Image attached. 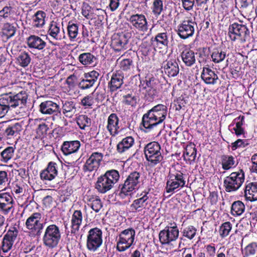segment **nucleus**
<instances>
[{
	"instance_id": "f257e3e1",
	"label": "nucleus",
	"mask_w": 257,
	"mask_h": 257,
	"mask_svg": "<svg viewBox=\"0 0 257 257\" xmlns=\"http://www.w3.org/2000/svg\"><path fill=\"white\" fill-rule=\"evenodd\" d=\"M167 114L166 105L159 104L152 108L142 117V124L149 132L151 130L162 123L165 119Z\"/></svg>"
},
{
	"instance_id": "f03ea898",
	"label": "nucleus",
	"mask_w": 257,
	"mask_h": 257,
	"mask_svg": "<svg viewBox=\"0 0 257 257\" xmlns=\"http://www.w3.org/2000/svg\"><path fill=\"white\" fill-rule=\"evenodd\" d=\"M27 100V95L25 92L14 95L12 93H6L0 97V117L7 113L10 107H19L22 109L25 105Z\"/></svg>"
},
{
	"instance_id": "7ed1b4c3",
	"label": "nucleus",
	"mask_w": 257,
	"mask_h": 257,
	"mask_svg": "<svg viewBox=\"0 0 257 257\" xmlns=\"http://www.w3.org/2000/svg\"><path fill=\"white\" fill-rule=\"evenodd\" d=\"M143 182L141 174L137 171L131 173L126 177L123 184H120L118 196L122 199L131 195L139 189Z\"/></svg>"
},
{
	"instance_id": "20e7f679",
	"label": "nucleus",
	"mask_w": 257,
	"mask_h": 257,
	"mask_svg": "<svg viewBox=\"0 0 257 257\" xmlns=\"http://www.w3.org/2000/svg\"><path fill=\"white\" fill-rule=\"evenodd\" d=\"M119 174L115 170L107 171L99 176L95 183V188L100 193H105L110 190L119 179Z\"/></svg>"
},
{
	"instance_id": "39448f33",
	"label": "nucleus",
	"mask_w": 257,
	"mask_h": 257,
	"mask_svg": "<svg viewBox=\"0 0 257 257\" xmlns=\"http://www.w3.org/2000/svg\"><path fill=\"white\" fill-rule=\"evenodd\" d=\"M42 216L39 212L32 214L25 222L27 232L31 237H40L41 235L45 223L41 221Z\"/></svg>"
},
{
	"instance_id": "423d86ee",
	"label": "nucleus",
	"mask_w": 257,
	"mask_h": 257,
	"mask_svg": "<svg viewBox=\"0 0 257 257\" xmlns=\"http://www.w3.org/2000/svg\"><path fill=\"white\" fill-rule=\"evenodd\" d=\"M161 150V146L157 142L149 143L145 147V155L149 165L154 166L163 161L164 156Z\"/></svg>"
},
{
	"instance_id": "0eeeda50",
	"label": "nucleus",
	"mask_w": 257,
	"mask_h": 257,
	"mask_svg": "<svg viewBox=\"0 0 257 257\" xmlns=\"http://www.w3.org/2000/svg\"><path fill=\"white\" fill-rule=\"evenodd\" d=\"M136 231L133 228H128L119 232L116 238V249L119 252H124L129 249L135 242Z\"/></svg>"
},
{
	"instance_id": "6e6552de",
	"label": "nucleus",
	"mask_w": 257,
	"mask_h": 257,
	"mask_svg": "<svg viewBox=\"0 0 257 257\" xmlns=\"http://www.w3.org/2000/svg\"><path fill=\"white\" fill-rule=\"evenodd\" d=\"M244 172L242 169L232 172L223 180V186L227 192H233L238 190L244 181Z\"/></svg>"
},
{
	"instance_id": "1a4fd4ad",
	"label": "nucleus",
	"mask_w": 257,
	"mask_h": 257,
	"mask_svg": "<svg viewBox=\"0 0 257 257\" xmlns=\"http://www.w3.org/2000/svg\"><path fill=\"white\" fill-rule=\"evenodd\" d=\"M61 237L59 228L55 224L48 226L44 231L43 236L44 245L50 248H53L57 246Z\"/></svg>"
},
{
	"instance_id": "9d476101",
	"label": "nucleus",
	"mask_w": 257,
	"mask_h": 257,
	"mask_svg": "<svg viewBox=\"0 0 257 257\" xmlns=\"http://www.w3.org/2000/svg\"><path fill=\"white\" fill-rule=\"evenodd\" d=\"M186 183L183 174L180 171H170L167 176L166 191L174 193L176 189L183 188Z\"/></svg>"
},
{
	"instance_id": "9b49d317",
	"label": "nucleus",
	"mask_w": 257,
	"mask_h": 257,
	"mask_svg": "<svg viewBox=\"0 0 257 257\" xmlns=\"http://www.w3.org/2000/svg\"><path fill=\"white\" fill-rule=\"evenodd\" d=\"M103 242L102 230L94 227L90 229L87 235L86 247L91 252L97 251Z\"/></svg>"
},
{
	"instance_id": "f8f14e48",
	"label": "nucleus",
	"mask_w": 257,
	"mask_h": 257,
	"mask_svg": "<svg viewBox=\"0 0 257 257\" xmlns=\"http://www.w3.org/2000/svg\"><path fill=\"white\" fill-rule=\"evenodd\" d=\"M196 26L195 17L190 15L178 26L177 34L183 39L188 38L193 35Z\"/></svg>"
},
{
	"instance_id": "ddd939ff",
	"label": "nucleus",
	"mask_w": 257,
	"mask_h": 257,
	"mask_svg": "<svg viewBox=\"0 0 257 257\" xmlns=\"http://www.w3.org/2000/svg\"><path fill=\"white\" fill-rule=\"evenodd\" d=\"M228 36L232 41L239 40L243 42L249 36V31L245 25L234 23L229 25Z\"/></svg>"
},
{
	"instance_id": "4468645a",
	"label": "nucleus",
	"mask_w": 257,
	"mask_h": 257,
	"mask_svg": "<svg viewBox=\"0 0 257 257\" xmlns=\"http://www.w3.org/2000/svg\"><path fill=\"white\" fill-rule=\"evenodd\" d=\"M179 233L176 223L175 222H171L160 232V241L163 244H169L178 238Z\"/></svg>"
},
{
	"instance_id": "2eb2a0df",
	"label": "nucleus",
	"mask_w": 257,
	"mask_h": 257,
	"mask_svg": "<svg viewBox=\"0 0 257 257\" xmlns=\"http://www.w3.org/2000/svg\"><path fill=\"white\" fill-rule=\"evenodd\" d=\"M137 198L130 205V209L133 212H139L150 206L151 194L149 191L145 190L141 194L138 193Z\"/></svg>"
},
{
	"instance_id": "dca6fc26",
	"label": "nucleus",
	"mask_w": 257,
	"mask_h": 257,
	"mask_svg": "<svg viewBox=\"0 0 257 257\" xmlns=\"http://www.w3.org/2000/svg\"><path fill=\"white\" fill-rule=\"evenodd\" d=\"M18 232V229L16 227H10L6 234L4 235L1 247V253L3 254V256L6 255L12 248L17 237Z\"/></svg>"
},
{
	"instance_id": "f3484780",
	"label": "nucleus",
	"mask_w": 257,
	"mask_h": 257,
	"mask_svg": "<svg viewBox=\"0 0 257 257\" xmlns=\"http://www.w3.org/2000/svg\"><path fill=\"white\" fill-rule=\"evenodd\" d=\"M131 26L138 31L145 33L149 29L148 22L145 16L142 14L132 15L127 19Z\"/></svg>"
},
{
	"instance_id": "a211bd4d",
	"label": "nucleus",
	"mask_w": 257,
	"mask_h": 257,
	"mask_svg": "<svg viewBox=\"0 0 257 257\" xmlns=\"http://www.w3.org/2000/svg\"><path fill=\"white\" fill-rule=\"evenodd\" d=\"M103 155L101 153L93 152L86 160L83 166L85 172L96 171L100 166Z\"/></svg>"
},
{
	"instance_id": "6ab92c4d",
	"label": "nucleus",
	"mask_w": 257,
	"mask_h": 257,
	"mask_svg": "<svg viewBox=\"0 0 257 257\" xmlns=\"http://www.w3.org/2000/svg\"><path fill=\"white\" fill-rule=\"evenodd\" d=\"M131 37V34L129 33L114 34L112 37L111 46L115 51H119L124 48Z\"/></svg>"
},
{
	"instance_id": "aec40b11",
	"label": "nucleus",
	"mask_w": 257,
	"mask_h": 257,
	"mask_svg": "<svg viewBox=\"0 0 257 257\" xmlns=\"http://www.w3.org/2000/svg\"><path fill=\"white\" fill-rule=\"evenodd\" d=\"M244 116L240 115L233 119L232 123L229 125V129L232 133H234L237 137L243 136V138H245L246 134L243 125L244 123Z\"/></svg>"
},
{
	"instance_id": "412c9836",
	"label": "nucleus",
	"mask_w": 257,
	"mask_h": 257,
	"mask_svg": "<svg viewBox=\"0 0 257 257\" xmlns=\"http://www.w3.org/2000/svg\"><path fill=\"white\" fill-rule=\"evenodd\" d=\"M40 111L44 114H60L59 105L51 100H47L42 102L40 105Z\"/></svg>"
},
{
	"instance_id": "4be33fe9",
	"label": "nucleus",
	"mask_w": 257,
	"mask_h": 257,
	"mask_svg": "<svg viewBox=\"0 0 257 257\" xmlns=\"http://www.w3.org/2000/svg\"><path fill=\"white\" fill-rule=\"evenodd\" d=\"M13 199L7 193L0 194V212L5 214L10 212L13 208Z\"/></svg>"
},
{
	"instance_id": "5701e85b",
	"label": "nucleus",
	"mask_w": 257,
	"mask_h": 257,
	"mask_svg": "<svg viewBox=\"0 0 257 257\" xmlns=\"http://www.w3.org/2000/svg\"><path fill=\"white\" fill-rule=\"evenodd\" d=\"M119 118L115 113H111L108 117L106 129L110 135L115 137L119 133Z\"/></svg>"
},
{
	"instance_id": "b1692460",
	"label": "nucleus",
	"mask_w": 257,
	"mask_h": 257,
	"mask_svg": "<svg viewBox=\"0 0 257 257\" xmlns=\"http://www.w3.org/2000/svg\"><path fill=\"white\" fill-rule=\"evenodd\" d=\"M57 164L55 162H50L47 167L41 173L40 177L41 179L47 181L53 180L57 175Z\"/></svg>"
},
{
	"instance_id": "393cba45",
	"label": "nucleus",
	"mask_w": 257,
	"mask_h": 257,
	"mask_svg": "<svg viewBox=\"0 0 257 257\" xmlns=\"http://www.w3.org/2000/svg\"><path fill=\"white\" fill-rule=\"evenodd\" d=\"M162 65L164 72L169 77H175L179 73V66L175 59L167 60Z\"/></svg>"
},
{
	"instance_id": "a878e982",
	"label": "nucleus",
	"mask_w": 257,
	"mask_h": 257,
	"mask_svg": "<svg viewBox=\"0 0 257 257\" xmlns=\"http://www.w3.org/2000/svg\"><path fill=\"white\" fill-rule=\"evenodd\" d=\"M27 43L29 48L38 51H43L46 46V42L40 37L32 35L27 39Z\"/></svg>"
},
{
	"instance_id": "bb28decb",
	"label": "nucleus",
	"mask_w": 257,
	"mask_h": 257,
	"mask_svg": "<svg viewBox=\"0 0 257 257\" xmlns=\"http://www.w3.org/2000/svg\"><path fill=\"white\" fill-rule=\"evenodd\" d=\"M202 80L207 84L214 85L218 80V76L215 71L208 67H203L201 74Z\"/></svg>"
},
{
	"instance_id": "cd10ccee",
	"label": "nucleus",
	"mask_w": 257,
	"mask_h": 257,
	"mask_svg": "<svg viewBox=\"0 0 257 257\" xmlns=\"http://www.w3.org/2000/svg\"><path fill=\"white\" fill-rule=\"evenodd\" d=\"M102 95L97 92L92 93L84 96L81 100V104L85 108H92L96 102L98 103L101 100Z\"/></svg>"
},
{
	"instance_id": "c85d7f7f",
	"label": "nucleus",
	"mask_w": 257,
	"mask_h": 257,
	"mask_svg": "<svg viewBox=\"0 0 257 257\" xmlns=\"http://www.w3.org/2000/svg\"><path fill=\"white\" fill-rule=\"evenodd\" d=\"M22 126L20 123H16L14 124L8 126H3L4 139H9L16 136L22 131Z\"/></svg>"
},
{
	"instance_id": "c756f323",
	"label": "nucleus",
	"mask_w": 257,
	"mask_h": 257,
	"mask_svg": "<svg viewBox=\"0 0 257 257\" xmlns=\"http://www.w3.org/2000/svg\"><path fill=\"white\" fill-rule=\"evenodd\" d=\"M83 220L82 213L80 210H75L71 218V233H75L77 232L82 224Z\"/></svg>"
},
{
	"instance_id": "7c9ffc66",
	"label": "nucleus",
	"mask_w": 257,
	"mask_h": 257,
	"mask_svg": "<svg viewBox=\"0 0 257 257\" xmlns=\"http://www.w3.org/2000/svg\"><path fill=\"white\" fill-rule=\"evenodd\" d=\"M123 83V76L120 72L113 73L108 86L110 91H115L121 86Z\"/></svg>"
},
{
	"instance_id": "2f4dec72",
	"label": "nucleus",
	"mask_w": 257,
	"mask_h": 257,
	"mask_svg": "<svg viewBox=\"0 0 257 257\" xmlns=\"http://www.w3.org/2000/svg\"><path fill=\"white\" fill-rule=\"evenodd\" d=\"M244 193L246 200L251 202L257 200V183L250 182L246 184Z\"/></svg>"
},
{
	"instance_id": "473e14b6",
	"label": "nucleus",
	"mask_w": 257,
	"mask_h": 257,
	"mask_svg": "<svg viewBox=\"0 0 257 257\" xmlns=\"http://www.w3.org/2000/svg\"><path fill=\"white\" fill-rule=\"evenodd\" d=\"M151 40L155 47L161 49L167 47L169 43L168 36L166 32L157 34L154 38H152Z\"/></svg>"
},
{
	"instance_id": "72a5a7b5",
	"label": "nucleus",
	"mask_w": 257,
	"mask_h": 257,
	"mask_svg": "<svg viewBox=\"0 0 257 257\" xmlns=\"http://www.w3.org/2000/svg\"><path fill=\"white\" fill-rule=\"evenodd\" d=\"M80 147V143L78 141L65 142L63 144L61 150L65 155H68L77 152Z\"/></svg>"
},
{
	"instance_id": "f704fd0d",
	"label": "nucleus",
	"mask_w": 257,
	"mask_h": 257,
	"mask_svg": "<svg viewBox=\"0 0 257 257\" xmlns=\"http://www.w3.org/2000/svg\"><path fill=\"white\" fill-rule=\"evenodd\" d=\"M181 57L186 66L191 67L195 63V54L193 50L189 49L184 50L181 54Z\"/></svg>"
},
{
	"instance_id": "c9c22d12",
	"label": "nucleus",
	"mask_w": 257,
	"mask_h": 257,
	"mask_svg": "<svg viewBox=\"0 0 257 257\" xmlns=\"http://www.w3.org/2000/svg\"><path fill=\"white\" fill-rule=\"evenodd\" d=\"M16 16L15 9L10 6H6L0 11V21H12L15 20Z\"/></svg>"
},
{
	"instance_id": "e433bc0d",
	"label": "nucleus",
	"mask_w": 257,
	"mask_h": 257,
	"mask_svg": "<svg viewBox=\"0 0 257 257\" xmlns=\"http://www.w3.org/2000/svg\"><path fill=\"white\" fill-rule=\"evenodd\" d=\"M135 140L132 137L123 138L117 145V151L119 153H123L129 150L134 145Z\"/></svg>"
},
{
	"instance_id": "4c0bfd02",
	"label": "nucleus",
	"mask_w": 257,
	"mask_h": 257,
	"mask_svg": "<svg viewBox=\"0 0 257 257\" xmlns=\"http://www.w3.org/2000/svg\"><path fill=\"white\" fill-rule=\"evenodd\" d=\"M78 60L85 66H92L96 63V57L91 53H83L78 56Z\"/></svg>"
},
{
	"instance_id": "58836bf2",
	"label": "nucleus",
	"mask_w": 257,
	"mask_h": 257,
	"mask_svg": "<svg viewBox=\"0 0 257 257\" xmlns=\"http://www.w3.org/2000/svg\"><path fill=\"white\" fill-rule=\"evenodd\" d=\"M31 61V58L28 52H20L16 58V63L22 67H27Z\"/></svg>"
},
{
	"instance_id": "ea45409f",
	"label": "nucleus",
	"mask_w": 257,
	"mask_h": 257,
	"mask_svg": "<svg viewBox=\"0 0 257 257\" xmlns=\"http://www.w3.org/2000/svg\"><path fill=\"white\" fill-rule=\"evenodd\" d=\"M76 111L75 104L71 101H65L63 103L62 112L66 117H72Z\"/></svg>"
},
{
	"instance_id": "a19ab883",
	"label": "nucleus",
	"mask_w": 257,
	"mask_h": 257,
	"mask_svg": "<svg viewBox=\"0 0 257 257\" xmlns=\"http://www.w3.org/2000/svg\"><path fill=\"white\" fill-rule=\"evenodd\" d=\"M46 13L42 11H38L33 16V24L36 28H42L45 24Z\"/></svg>"
},
{
	"instance_id": "79ce46f5",
	"label": "nucleus",
	"mask_w": 257,
	"mask_h": 257,
	"mask_svg": "<svg viewBox=\"0 0 257 257\" xmlns=\"http://www.w3.org/2000/svg\"><path fill=\"white\" fill-rule=\"evenodd\" d=\"M222 168L225 170H229L236 166L235 158L230 155H222L221 157Z\"/></svg>"
},
{
	"instance_id": "37998d69",
	"label": "nucleus",
	"mask_w": 257,
	"mask_h": 257,
	"mask_svg": "<svg viewBox=\"0 0 257 257\" xmlns=\"http://www.w3.org/2000/svg\"><path fill=\"white\" fill-rule=\"evenodd\" d=\"M60 26V24L56 22H53L50 24L49 29V35L56 40H60L62 39Z\"/></svg>"
},
{
	"instance_id": "c03bdc74",
	"label": "nucleus",
	"mask_w": 257,
	"mask_h": 257,
	"mask_svg": "<svg viewBox=\"0 0 257 257\" xmlns=\"http://www.w3.org/2000/svg\"><path fill=\"white\" fill-rule=\"evenodd\" d=\"M245 211V205L241 201H235L232 204L231 214L234 216H240Z\"/></svg>"
},
{
	"instance_id": "a18cd8bd",
	"label": "nucleus",
	"mask_w": 257,
	"mask_h": 257,
	"mask_svg": "<svg viewBox=\"0 0 257 257\" xmlns=\"http://www.w3.org/2000/svg\"><path fill=\"white\" fill-rule=\"evenodd\" d=\"M197 154V151L194 147L188 146L186 148L183 153L184 159L186 161H189L191 164L195 161Z\"/></svg>"
},
{
	"instance_id": "49530a36",
	"label": "nucleus",
	"mask_w": 257,
	"mask_h": 257,
	"mask_svg": "<svg viewBox=\"0 0 257 257\" xmlns=\"http://www.w3.org/2000/svg\"><path fill=\"white\" fill-rule=\"evenodd\" d=\"M226 56V52L219 48L214 49L211 54V60L215 63H219L222 62Z\"/></svg>"
},
{
	"instance_id": "de8ad7c7",
	"label": "nucleus",
	"mask_w": 257,
	"mask_h": 257,
	"mask_svg": "<svg viewBox=\"0 0 257 257\" xmlns=\"http://www.w3.org/2000/svg\"><path fill=\"white\" fill-rule=\"evenodd\" d=\"M232 226V224L229 221H226L222 223L218 229L219 236L222 238L228 236L231 231Z\"/></svg>"
},
{
	"instance_id": "09e8293b",
	"label": "nucleus",
	"mask_w": 257,
	"mask_h": 257,
	"mask_svg": "<svg viewBox=\"0 0 257 257\" xmlns=\"http://www.w3.org/2000/svg\"><path fill=\"white\" fill-rule=\"evenodd\" d=\"M15 148L13 147H8L4 150L1 153V161L5 163H8L14 155Z\"/></svg>"
},
{
	"instance_id": "8fccbe9b",
	"label": "nucleus",
	"mask_w": 257,
	"mask_h": 257,
	"mask_svg": "<svg viewBox=\"0 0 257 257\" xmlns=\"http://www.w3.org/2000/svg\"><path fill=\"white\" fill-rule=\"evenodd\" d=\"M68 34L71 42L76 40L78 34V26L77 24L69 22L67 26Z\"/></svg>"
},
{
	"instance_id": "3c124183",
	"label": "nucleus",
	"mask_w": 257,
	"mask_h": 257,
	"mask_svg": "<svg viewBox=\"0 0 257 257\" xmlns=\"http://www.w3.org/2000/svg\"><path fill=\"white\" fill-rule=\"evenodd\" d=\"M76 122L81 130H85L86 127H90L91 124V119L87 115L83 114L77 117Z\"/></svg>"
},
{
	"instance_id": "603ef678",
	"label": "nucleus",
	"mask_w": 257,
	"mask_h": 257,
	"mask_svg": "<svg viewBox=\"0 0 257 257\" xmlns=\"http://www.w3.org/2000/svg\"><path fill=\"white\" fill-rule=\"evenodd\" d=\"M241 8L250 11V16L254 18L256 16V9L253 5V0H241Z\"/></svg>"
},
{
	"instance_id": "864d4df0",
	"label": "nucleus",
	"mask_w": 257,
	"mask_h": 257,
	"mask_svg": "<svg viewBox=\"0 0 257 257\" xmlns=\"http://www.w3.org/2000/svg\"><path fill=\"white\" fill-rule=\"evenodd\" d=\"M15 33L16 29L13 25L8 23L4 24L2 29V34L7 39L13 37Z\"/></svg>"
},
{
	"instance_id": "5fc2aeb1",
	"label": "nucleus",
	"mask_w": 257,
	"mask_h": 257,
	"mask_svg": "<svg viewBox=\"0 0 257 257\" xmlns=\"http://www.w3.org/2000/svg\"><path fill=\"white\" fill-rule=\"evenodd\" d=\"M257 251V243L251 242L248 244L244 249L243 257H249L255 255Z\"/></svg>"
},
{
	"instance_id": "6e6d98bb",
	"label": "nucleus",
	"mask_w": 257,
	"mask_h": 257,
	"mask_svg": "<svg viewBox=\"0 0 257 257\" xmlns=\"http://www.w3.org/2000/svg\"><path fill=\"white\" fill-rule=\"evenodd\" d=\"M88 205L95 212H98L102 207V203L100 198H93L89 200Z\"/></svg>"
},
{
	"instance_id": "4d7b16f0",
	"label": "nucleus",
	"mask_w": 257,
	"mask_h": 257,
	"mask_svg": "<svg viewBox=\"0 0 257 257\" xmlns=\"http://www.w3.org/2000/svg\"><path fill=\"white\" fill-rule=\"evenodd\" d=\"M151 9L154 15L159 16L163 10V1L162 0H154Z\"/></svg>"
},
{
	"instance_id": "13d9d810",
	"label": "nucleus",
	"mask_w": 257,
	"mask_h": 257,
	"mask_svg": "<svg viewBox=\"0 0 257 257\" xmlns=\"http://www.w3.org/2000/svg\"><path fill=\"white\" fill-rule=\"evenodd\" d=\"M197 229L192 225L188 226L183 229L182 231L183 236L188 239H192L196 234Z\"/></svg>"
},
{
	"instance_id": "bf43d9fd",
	"label": "nucleus",
	"mask_w": 257,
	"mask_h": 257,
	"mask_svg": "<svg viewBox=\"0 0 257 257\" xmlns=\"http://www.w3.org/2000/svg\"><path fill=\"white\" fill-rule=\"evenodd\" d=\"M82 15L87 19H92V9L87 4L84 3L82 7Z\"/></svg>"
},
{
	"instance_id": "052dcab7",
	"label": "nucleus",
	"mask_w": 257,
	"mask_h": 257,
	"mask_svg": "<svg viewBox=\"0 0 257 257\" xmlns=\"http://www.w3.org/2000/svg\"><path fill=\"white\" fill-rule=\"evenodd\" d=\"M99 75V74L98 72L93 70L88 73H85L83 78L88 79L89 81H92L94 84L96 82Z\"/></svg>"
},
{
	"instance_id": "680f3d73",
	"label": "nucleus",
	"mask_w": 257,
	"mask_h": 257,
	"mask_svg": "<svg viewBox=\"0 0 257 257\" xmlns=\"http://www.w3.org/2000/svg\"><path fill=\"white\" fill-rule=\"evenodd\" d=\"M148 86L146 92V95L149 96L151 98H154L157 95L158 92L156 88L152 87L151 81L147 82Z\"/></svg>"
},
{
	"instance_id": "e2e57ef3",
	"label": "nucleus",
	"mask_w": 257,
	"mask_h": 257,
	"mask_svg": "<svg viewBox=\"0 0 257 257\" xmlns=\"http://www.w3.org/2000/svg\"><path fill=\"white\" fill-rule=\"evenodd\" d=\"M94 84L92 81H89L88 79L83 78L79 83V87L81 89H87L92 87Z\"/></svg>"
},
{
	"instance_id": "0e129e2a",
	"label": "nucleus",
	"mask_w": 257,
	"mask_h": 257,
	"mask_svg": "<svg viewBox=\"0 0 257 257\" xmlns=\"http://www.w3.org/2000/svg\"><path fill=\"white\" fill-rule=\"evenodd\" d=\"M132 61L130 59H125L119 62L120 68L124 71L130 70L132 66Z\"/></svg>"
},
{
	"instance_id": "69168bd1",
	"label": "nucleus",
	"mask_w": 257,
	"mask_h": 257,
	"mask_svg": "<svg viewBox=\"0 0 257 257\" xmlns=\"http://www.w3.org/2000/svg\"><path fill=\"white\" fill-rule=\"evenodd\" d=\"M122 101L126 105L134 106L136 104L137 99L135 96L127 94L123 97Z\"/></svg>"
},
{
	"instance_id": "338daca9",
	"label": "nucleus",
	"mask_w": 257,
	"mask_h": 257,
	"mask_svg": "<svg viewBox=\"0 0 257 257\" xmlns=\"http://www.w3.org/2000/svg\"><path fill=\"white\" fill-rule=\"evenodd\" d=\"M8 181V174L6 171H0V190L6 187Z\"/></svg>"
},
{
	"instance_id": "774afa93",
	"label": "nucleus",
	"mask_w": 257,
	"mask_h": 257,
	"mask_svg": "<svg viewBox=\"0 0 257 257\" xmlns=\"http://www.w3.org/2000/svg\"><path fill=\"white\" fill-rule=\"evenodd\" d=\"M48 127L45 123H42L39 125L38 128L37 129V136L42 138L46 135Z\"/></svg>"
}]
</instances>
